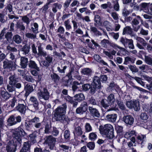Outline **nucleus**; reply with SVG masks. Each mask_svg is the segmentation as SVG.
I'll list each match as a JSON object with an SVG mask.
<instances>
[{"mask_svg":"<svg viewBox=\"0 0 152 152\" xmlns=\"http://www.w3.org/2000/svg\"><path fill=\"white\" fill-rule=\"evenodd\" d=\"M18 100L17 98L14 97L12 99L10 100V105L11 107H14L15 104L17 103Z\"/></svg>","mask_w":152,"mask_h":152,"instance_id":"3c124183","label":"nucleus"},{"mask_svg":"<svg viewBox=\"0 0 152 152\" xmlns=\"http://www.w3.org/2000/svg\"><path fill=\"white\" fill-rule=\"evenodd\" d=\"M149 5L147 3H141L140 4V6L142 8L140 9V11L143 10H145L144 11L145 12L148 14H150V12H149V10H146L145 9L147 6H148Z\"/></svg>","mask_w":152,"mask_h":152,"instance_id":"f704fd0d","label":"nucleus"},{"mask_svg":"<svg viewBox=\"0 0 152 152\" xmlns=\"http://www.w3.org/2000/svg\"><path fill=\"white\" fill-rule=\"evenodd\" d=\"M129 68L132 73H136L138 72V69L135 66L130 65L128 66Z\"/></svg>","mask_w":152,"mask_h":152,"instance_id":"e2e57ef3","label":"nucleus"},{"mask_svg":"<svg viewBox=\"0 0 152 152\" xmlns=\"http://www.w3.org/2000/svg\"><path fill=\"white\" fill-rule=\"evenodd\" d=\"M88 110L91 115L94 117L99 118L100 117V113L98 110L96 108L89 106L88 107Z\"/></svg>","mask_w":152,"mask_h":152,"instance_id":"9d476101","label":"nucleus"},{"mask_svg":"<svg viewBox=\"0 0 152 152\" xmlns=\"http://www.w3.org/2000/svg\"><path fill=\"white\" fill-rule=\"evenodd\" d=\"M107 99L111 105L113 104L115 102L114 96L113 94H110L107 97Z\"/></svg>","mask_w":152,"mask_h":152,"instance_id":"58836bf2","label":"nucleus"},{"mask_svg":"<svg viewBox=\"0 0 152 152\" xmlns=\"http://www.w3.org/2000/svg\"><path fill=\"white\" fill-rule=\"evenodd\" d=\"M56 139L52 135L47 136L46 137L45 143L48 144L51 150H53L55 147Z\"/></svg>","mask_w":152,"mask_h":152,"instance_id":"423d86ee","label":"nucleus"},{"mask_svg":"<svg viewBox=\"0 0 152 152\" xmlns=\"http://www.w3.org/2000/svg\"><path fill=\"white\" fill-rule=\"evenodd\" d=\"M38 97L40 99H43L45 100L48 99L50 97V93L46 87L43 88L37 93Z\"/></svg>","mask_w":152,"mask_h":152,"instance_id":"39448f33","label":"nucleus"},{"mask_svg":"<svg viewBox=\"0 0 152 152\" xmlns=\"http://www.w3.org/2000/svg\"><path fill=\"white\" fill-rule=\"evenodd\" d=\"M8 126H11L15 125L16 124L15 122V116L14 115H11L7 120Z\"/></svg>","mask_w":152,"mask_h":152,"instance_id":"6ab92c4d","label":"nucleus"},{"mask_svg":"<svg viewBox=\"0 0 152 152\" xmlns=\"http://www.w3.org/2000/svg\"><path fill=\"white\" fill-rule=\"evenodd\" d=\"M134 119L130 115H127L123 117V121L127 124L131 125L134 123Z\"/></svg>","mask_w":152,"mask_h":152,"instance_id":"f8f14e48","label":"nucleus"},{"mask_svg":"<svg viewBox=\"0 0 152 152\" xmlns=\"http://www.w3.org/2000/svg\"><path fill=\"white\" fill-rule=\"evenodd\" d=\"M12 40L16 44H19L21 43L22 39L20 36L18 34H16L13 36Z\"/></svg>","mask_w":152,"mask_h":152,"instance_id":"2f4dec72","label":"nucleus"},{"mask_svg":"<svg viewBox=\"0 0 152 152\" xmlns=\"http://www.w3.org/2000/svg\"><path fill=\"white\" fill-rule=\"evenodd\" d=\"M132 108H133L135 111H137L140 109L139 102L137 100L133 101Z\"/></svg>","mask_w":152,"mask_h":152,"instance_id":"e433bc0d","label":"nucleus"},{"mask_svg":"<svg viewBox=\"0 0 152 152\" xmlns=\"http://www.w3.org/2000/svg\"><path fill=\"white\" fill-rule=\"evenodd\" d=\"M9 84L11 86H14L17 82V78L14 75H11L9 78Z\"/></svg>","mask_w":152,"mask_h":152,"instance_id":"7c9ffc66","label":"nucleus"},{"mask_svg":"<svg viewBox=\"0 0 152 152\" xmlns=\"http://www.w3.org/2000/svg\"><path fill=\"white\" fill-rule=\"evenodd\" d=\"M87 109V103L83 102L81 104L80 106L76 109V113L77 114L82 115L85 113Z\"/></svg>","mask_w":152,"mask_h":152,"instance_id":"6e6552de","label":"nucleus"},{"mask_svg":"<svg viewBox=\"0 0 152 152\" xmlns=\"http://www.w3.org/2000/svg\"><path fill=\"white\" fill-rule=\"evenodd\" d=\"M109 43L108 40L104 39L101 41L100 44L101 46L104 48H106Z\"/></svg>","mask_w":152,"mask_h":152,"instance_id":"8fccbe9b","label":"nucleus"},{"mask_svg":"<svg viewBox=\"0 0 152 152\" xmlns=\"http://www.w3.org/2000/svg\"><path fill=\"white\" fill-rule=\"evenodd\" d=\"M107 120L111 122H115L117 118V115L115 114L108 115L106 116Z\"/></svg>","mask_w":152,"mask_h":152,"instance_id":"aec40b11","label":"nucleus"},{"mask_svg":"<svg viewBox=\"0 0 152 152\" xmlns=\"http://www.w3.org/2000/svg\"><path fill=\"white\" fill-rule=\"evenodd\" d=\"M135 39L137 41L136 46L140 49H143L144 46H145L147 44L145 40L143 38L137 36L135 37Z\"/></svg>","mask_w":152,"mask_h":152,"instance_id":"0eeeda50","label":"nucleus"},{"mask_svg":"<svg viewBox=\"0 0 152 152\" xmlns=\"http://www.w3.org/2000/svg\"><path fill=\"white\" fill-rule=\"evenodd\" d=\"M94 21L97 24H101L102 23L100 17L98 15H95L94 16Z\"/></svg>","mask_w":152,"mask_h":152,"instance_id":"13d9d810","label":"nucleus"},{"mask_svg":"<svg viewBox=\"0 0 152 152\" xmlns=\"http://www.w3.org/2000/svg\"><path fill=\"white\" fill-rule=\"evenodd\" d=\"M27 81L33 83L34 81V80L32 78V77L31 76L26 75L24 76L23 77Z\"/></svg>","mask_w":152,"mask_h":152,"instance_id":"bf43d9fd","label":"nucleus"},{"mask_svg":"<svg viewBox=\"0 0 152 152\" xmlns=\"http://www.w3.org/2000/svg\"><path fill=\"white\" fill-rule=\"evenodd\" d=\"M51 79L55 83H58L60 79V77L56 74L53 73L50 75Z\"/></svg>","mask_w":152,"mask_h":152,"instance_id":"473e14b6","label":"nucleus"},{"mask_svg":"<svg viewBox=\"0 0 152 152\" xmlns=\"http://www.w3.org/2000/svg\"><path fill=\"white\" fill-rule=\"evenodd\" d=\"M12 34L11 32H7V33L5 35V38L7 39V41H9L12 38Z\"/></svg>","mask_w":152,"mask_h":152,"instance_id":"69168bd1","label":"nucleus"},{"mask_svg":"<svg viewBox=\"0 0 152 152\" xmlns=\"http://www.w3.org/2000/svg\"><path fill=\"white\" fill-rule=\"evenodd\" d=\"M28 63V59L27 58L22 57L20 58V65L22 68H26Z\"/></svg>","mask_w":152,"mask_h":152,"instance_id":"5701e85b","label":"nucleus"},{"mask_svg":"<svg viewBox=\"0 0 152 152\" xmlns=\"http://www.w3.org/2000/svg\"><path fill=\"white\" fill-rule=\"evenodd\" d=\"M16 27L18 28L20 30L24 31L25 29V27L22 22L17 21L16 24Z\"/></svg>","mask_w":152,"mask_h":152,"instance_id":"de8ad7c7","label":"nucleus"},{"mask_svg":"<svg viewBox=\"0 0 152 152\" xmlns=\"http://www.w3.org/2000/svg\"><path fill=\"white\" fill-rule=\"evenodd\" d=\"M37 33H27L26 34V37L30 39H34L36 38Z\"/></svg>","mask_w":152,"mask_h":152,"instance_id":"4c0bfd02","label":"nucleus"},{"mask_svg":"<svg viewBox=\"0 0 152 152\" xmlns=\"http://www.w3.org/2000/svg\"><path fill=\"white\" fill-rule=\"evenodd\" d=\"M26 134L23 129L20 127H19L17 128L14 129L12 132L13 137L16 140V141L19 145H20L22 142V136H25Z\"/></svg>","mask_w":152,"mask_h":152,"instance_id":"7ed1b4c3","label":"nucleus"},{"mask_svg":"<svg viewBox=\"0 0 152 152\" xmlns=\"http://www.w3.org/2000/svg\"><path fill=\"white\" fill-rule=\"evenodd\" d=\"M66 108V103H64L55 109L54 115L56 121H60L64 123L69 121V119L65 115Z\"/></svg>","mask_w":152,"mask_h":152,"instance_id":"f257e3e1","label":"nucleus"},{"mask_svg":"<svg viewBox=\"0 0 152 152\" xmlns=\"http://www.w3.org/2000/svg\"><path fill=\"white\" fill-rule=\"evenodd\" d=\"M99 129L100 133L107 138L111 139L114 137V129L110 124H107L103 126H100Z\"/></svg>","mask_w":152,"mask_h":152,"instance_id":"f03ea898","label":"nucleus"},{"mask_svg":"<svg viewBox=\"0 0 152 152\" xmlns=\"http://www.w3.org/2000/svg\"><path fill=\"white\" fill-rule=\"evenodd\" d=\"M97 135L94 132H92L89 134V138L92 141L95 140L97 138Z\"/></svg>","mask_w":152,"mask_h":152,"instance_id":"4d7b16f0","label":"nucleus"},{"mask_svg":"<svg viewBox=\"0 0 152 152\" xmlns=\"http://www.w3.org/2000/svg\"><path fill=\"white\" fill-rule=\"evenodd\" d=\"M116 102L119 108L121 109L122 110H125V107L123 102L119 100H117Z\"/></svg>","mask_w":152,"mask_h":152,"instance_id":"5fc2aeb1","label":"nucleus"},{"mask_svg":"<svg viewBox=\"0 0 152 152\" xmlns=\"http://www.w3.org/2000/svg\"><path fill=\"white\" fill-rule=\"evenodd\" d=\"M75 97L76 98L77 101H79L84 100L85 98L83 94L82 93L76 94Z\"/></svg>","mask_w":152,"mask_h":152,"instance_id":"603ef678","label":"nucleus"},{"mask_svg":"<svg viewBox=\"0 0 152 152\" xmlns=\"http://www.w3.org/2000/svg\"><path fill=\"white\" fill-rule=\"evenodd\" d=\"M51 126L48 124H47L45 127V134H48L51 132Z\"/></svg>","mask_w":152,"mask_h":152,"instance_id":"680f3d73","label":"nucleus"},{"mask_svg":"<svg viewBox=\"0 0 152 152\" xmlns=\"http://www.w3.org/2000/svg\"><path fill=\"white\" fill-rule=\"evenodd\" d=\"M133 78L138 83L140 84L141 86H145V83L144 82L142 81L140 78L136 77H134Z\"/></svg>","mask_w":152,"mask_h":152,"instance_id":"338daca9","label":"nucleus"},{"mask_svg":"<svg viewBox=\"0 0 152 152\" xmlns=\"http://www.w3.org/2000/svg\"><path fill=\"white\" fill-rule=\"evenodd\" d=\"M73 133L75 136L76 137L80 136L83 134L81 128L80 126L75 127Z\"/></svg>","mask_w":152,"mask_h":152,"instance_id":"f3484780","label":"nucleus"},{"mask_svg":"<svg viewBox=\"0 0 152 152\" xmlns=\"http://www.w3.org/2000/svg\"><path fill=\"white\" fill-rule=\"evenodd\" d=\"M29 136L30 137L31 141L34 144L36 142V138L37 137V135L35 133H34L29 135Z\"/></svg>","mask_w":152,"mask_h":152,"instance_id":"a18cd8bd","label":"nucleus"},{"mask_svg":"<svg viewBox=\"0 0 152 152\" xmlns=\"http://www.w3.org/2000/svg\"><path fill=\"white\" fill-rule=\"evenodd\" d=\"M116 53V51L114 50H113L110 52L105 50H104L103 51V53L107 56L110 59L113 58L112 55H115Z\"/></svg>","mask_w":152,"mask_h":152,"instance_id":"a878e982","label":"nucleus"},{"mask_svg":"<svg viewBox=\"0 0 152 152\" xmlns=\"http://www.w3.org/2000/svg\"><path fill=\"white\" fill-rule=\"evenodd\" d=\"M107 11V12L111 14L112 17L115 20H116L118 19V14L116 12H111L110 10L108 9Z\"/></svg>","mask_w":152,"mask_h":152,"instance_id":"c03bdc74","label":"nucleus"},{"mask_svg":"<svg viewBox=\"0 0 152 152\" xmlns=\"http://www.w3.org/2000/svg\"><path fill=\"white\" fill-rule=\"evenodd\" d=\"M26 105L23 103H18L16 107V110L21 114H24L26 110Z\"/></svg>","mask_w":152,"mask_h":152,"instance_id":"ddd939ff","label":"nucleus"},{"mask_svg":"<svg viewBox=\"0 0 152 152\" xmlns=\"http://www.w3.org/2000/svg\"><path fill=\"white\" fill-rule=\"evenodd\" d=\"M1 96L4 100H7L11 96V94L6 91H1Z\"/></svg>","mask_w":152,"mask_h":152,"instance_id":"c85d7f7f","label":"nucleus"},{"mask_svg":"<svg viewBox=\"0 0 152 152\" xmlns=\"http://www.w3.org/2000/svg\"><path fill=\"white\" fill-rule=\"evenodd\" d=\"M64 24L66 30H69L72 28V26L69 24V20L65 21L64 22Z\"/></svg>","mask_w":152,"mask_h":152,"instance_id":"052dcab7","label":"nucleus"},{"mask_svg":"<svg viewBox=\"0 0 152 152\" xmlns=\"http://www.w3.org/2000/svg\"><path fill=\"white\" fill-rule=\"evenodd\" d=\"M112 3L113 4V8L116 11H118L119 9V5L118 3V0H115L113 1Z\"/></svg>","mask_w":152,"mask_h":152,"instance_id":"09e8293b","label":"nucleus"},{"mask_svg":"<svg viewBox=\"0 0 152 152\" xmlns=\"http://www.w3.org/2000/svg\"><path fill=\"white\" fill-rule=\"evenodd\" d=\"M136 58L132 56H126L125 58L124 64H134Z\"/></svg>","mask_w":152,"mask_h":152,"instance_id":"412c9836","label":"nucleus"},{"mask_svg":"<svg viewBox=\"0 0 152 152\" xmlns=\"http://www.w3.org/2000/svg\"><path fill=\"white\" fill-rule=\"evenodd\" d=\"M142 20V19L139 15L136 16V17L134 18L132 20V24L133 29L134 31L137 32L138 31L140 26L138 25L139 24L140 22L141 23Z\"/></svg>","mask_w":152,"mask_h":152,"instance_id":"20e7f679","label":"nucleus"},{"mask_svg":"<svg viewBox=\"0 0 152 152\" xmlns=\"http://www.w3.org/2000/svg\"><path fill=\"white\" fill-rule=\"evenodd\" d=\"M6 148L7 152H15L16 149V146L11 144L10 142L7 143Z\"/></svg>","mask_w":152,"mask_h":152,"instance_id":"2eb2a0df","label":"nucleus"},{"mask_svg":"<svg viewBox=\"0 0 152 152\" xmlns=\"http://www.w3.org/2000/svg\"><path fill=\"white\" fill-rule=\"evenodd\" d=\"M137 141L139 142H141V144L142 145L144 144L146 141V137L145 135H138L137 136Z\"/></svg>","mask_w":152,"mask_h":152,"instance_id":"393cba45","label":"nucleus"},{"mask_svg":"<svg viewBox=\"0 0 152 152\" xmlns=\"http://www.w3.org/2000/svg\"><path fill=\"white\" fill-rule=\"evenodd\" d=\"M145 61L147 64L150 65L152 63V58L148 56H145Z\"/></svg>","mask_w":152,"mask_h":152,"instance_id":"6e6d98bb","label":"nucleus"},{"mask_svg":"<svg viewBox=\"0 0 152 152\" xmlns=\"http://www.w3.org/2000/svg\"><path fill=\"white\" fill-rule=\"evenodd\" d=\"M31 145L29 142H25L23 143V146L21 149L23 152H30Z\"/></svg>","mask_w":152,"mask_h":152,"instance_id":"a211bd4d","label":"nucleus"},{"mask_svg":"<svg viewBox=\"0 0 152 152\" xmlns=\"http://www.w3.org/2000/svg\"><path fill=\"white\" fill-rule=\"evenodd\" d=\"M30 101L33 104V106L35 110H38L39 102L37 98L34 96H31L30 99Z\"/></svg>","mask_w":152,"mask_h":152,"instance_id":"4be33fe9","label":"nucleus"},{"mask_svg":"<svg viewBox=\"0 0 152 152\" xmlns=\"http://www.w3.org/2000/svg\"><path fill=\"white\" fill-rule=\"evenodd\" d=\"M31 29L34 33H38V25L36 23H33V25L31 24Z\"/></svg>","mask_w":152,"mask_h":152,"instance_id":"c9c22d12","label":"nucleus"},{"mask_svg":"<svg viewBox=\"0 0 152 152\" xmlns=\"http://www.w3.org/2000/svg\"><path fill=\"white\" fill-rule=\"evenodd\" d=\"M30 47L29 46L25 45L23 47L21 51L23 52V54L25 55L28 54L29 52Z\"/></svg>","mask_w":152,"mask_h":152,"instance_id":"49530a36","label":"nucleus"},{"mask_svg":"<svg viewBox=\"0 0 152 152\" xmlns=\"http://www.w3.org/2000/svg\"><path fill=\"white\" fill-rule=\"evenodd\" d=\"M28 66L29 68L31 69H35L37 71H39V68L37 66V64L34 61L30 60L28 64Z\"/></svg>","mask_w":152,"mask_h":152,"instance_id":"b1692460","label":"nucleus"},{"mask_svg":"<svg viewBox=\"0 0 152 152\" xmlns=\"http://www.w3.org/2000/svg\"><path fill=\"white\" fill-rule=\"evenodd\" d=\"M24 89L26 91L25 95L28 96L33 90V87L32 84H28L25 86Z\"/></svg>","mask_w":152,"mask_h":152,"instance_id":"dca6fc26","label":"nucleus"},{"mask_svg":"<svg viewBox=\"0 0 152 152\" xmlns=\"http://www.w3.org/2000/svg\"><path fill=\"white\" fill-rule=\"evenodd\" d=\"M70 133L69 130H66L64 134V138L65 139L69 140L70 137Z\"/></svg>","mask_w":152,"mask_h":152,"instance_id":"774afa93","label":"nucleus"},{"mask_svg":"<svg viewBox=\"0 0 152 152\" xmlns=\"http://www.w3.org/2000/svg\"><path fill=\"white\" fill-rule=\"evenodd\" d=\"M22 20L25 23H26L27 25H28L30 23V20L28 18L27 16L25 15L21 16Z\"/></svg>","mask_w":152,"mask_h":152,"instance_id":"0e129e2a","label":"nucleus"},{"mask_svg":"<svg viewBox=\"0 0 152 152\" xmlns=\"http://www.w3.org/2000/svg\"><path fill=\"white\" fill-rule=\"evenodd\" d=\"M93 86H95L97 88H100L101 87V83L99 78L95 76L93 79V82L92 83Z\"/></svg>","mask_w":152,"mask_h":152,"instance_id":"4468645a","label":"nucleus"},{"mask_svg":"<svg viewBox=\"0 0 152 152\" xmlns=\"http://www.w3.org/2000/svg\"><path fill=\"white\" fill-rule=\"evenodd\" d=\"M59 149L60 150L67 152L69 148V146L65 145L60 144L59 146Z\"/></svg>","mask_w":152,"mask_h":152,"instance_id":"a19ab883","label":"nucleus"},{"mask_svg":"<svg viewBox=\"0 0 152 152\" xmlns=\"http://www.w3.org/2000/svg\"><path fill=\"white\" fill-rule=\"evenodd\" d=\"M3 67L4 69H14L16 67V64L13 62L8 60L4 61L3 62Z\"/></svg>","mask_w":152,"mask_h":152,"instance_id":"1a4fd4ad","label":"nucleus"},{"mask_svg":"<svg viewBox=\"0 0 152 152\" xmlns=\"http://www.w3.org/2000/svg\"><path fill=\"white\" fill-rule=\"evenodd\" d=\"M80 85V83L77 81H74L73 82L72 86V88L73 91H75L78 88L77 86Z\"/></svg>","mask_w":152,"mask_h":152,"instance_id":"864d4df0","label":"nucleus"},{"mask_svg":"<svg viewBox=\"0 0 152 152\" xmlns=\"http://www.w3.org/2000/svg\"><path fill=\"white\" fill-rule=\"evenodd\" d=\"M101 103L103 107L105 108L108 107L111 105L107 99H102L101 101Z\"/></svg>","mask_w":152,"mask_h":152,"instance_id":"ea45409f","label":"nucleus"},{"mask_svg":"<svg viewBox=\"0 0 152 152\" xmlns=\"http://www.w3.org/2000/svg\"><path fill=\"white\" fill-rule=\"evenodd\" d=\"M62 5L59 3H55L53 5L52 10L53 12L56 13L58 10H60L62 7Z\"/></svg>","mask_w":152,"mask_h":152,"instance_id":"cd10ccee","label":"nucleus"},{"mask_svg":"<svg viewBox=\"0 0 152 152\" xmlns=\"http://www.w3.org/2000/svg\"><path fill=\"white\" fill-rule=\"evenodd\" d=\"M38 55L39 56H42L44 57H45L48 55L47 52L43 50V48L42 47V45L40 44L38 47Z\"/></svg>","mask_w":152,"mask_h":152,"instance_id":"bb28decb","label":"nucleus"},{"mask_svg":"<svg viewBox=\"0 0 152 152\" xmlns=\"http://www.w3.org/2000/svg\"><path fill=\"white\" fill-rule=\"evenodd\" d=\"M25 126L26 129L29 130L32 126V123L31 120L26 122L25 123Z\"/></svg>","mask_w":152,"mask_h":152,"instance_id":"37998d69","label":"nucleus"},{"mask_svg":"<svg viewBox=\"0 0 152 152\" xmlns=\"http://www.w3.org/2000/svg\"><path fill=\"white\" fill-rule=\"evenodd\" d=\"M45 60L42 61V64L45 67H48L52 63L53 58L49 55H48L45 57Z\"/></svg>","mask_w":152,"mask_h":152,"instance_id":"9b49d317","label":"nucleus"},{"mask_svg":"<svg viewBox=\"0 0 152 152\" xmlns=\"http://www.w3.org/2000/svg\"><path fill=\"white\" fill-rule=\"evenodd\" d=\"M129 39H128L124 37H121L120 39V42L124 45L125 48L127 47V44Z\"/></svg>","mask_w":152,"mask_h":152,"instance_id":"79ce46f5","label":"nucleus"},{"mask_svg":"<svg viewBox=\"0 0 152 152\" xmlns=\"http://www.w3.org/2000/svg\"><path fill=\"white\" fill-rule=\"evenodd\" d=\"M132 33V31L130 26H127L124 28L123 32V35H125L126 34H131Z\"/></svg>","mask_w":152,"mask_h":152,"instance_id":"72a5a7b5","label":"nucleus"},{"mask_svg":"<svg viewBox=\"0 0 152 152\" xmlns=\"http://www.w3.org/2000/svg\"><path fill=\"white\" fill-rule=\"evenodd\" d=\"M81 72L83 75L89 76L91 74L92 71L90 69L86 68L82 69Z\"/></svg>","mask_w":152,"mask_h":152,"instance_id":"c756f323","label":"nucleus"}]
</instances>
